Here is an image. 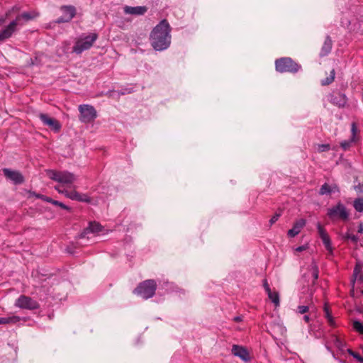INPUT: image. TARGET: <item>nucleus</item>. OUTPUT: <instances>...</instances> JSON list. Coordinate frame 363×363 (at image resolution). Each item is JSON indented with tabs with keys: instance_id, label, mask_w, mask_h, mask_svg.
I'll return each instance as SVG.
<instances>
[{
	"instance_id": "5701e85b",
	"label": "nucleus",
	"mask_w": 363,
	"mask_h": 363,
	"mask_svg": "<svg viewBox=\"0 0 363 363\" xmlns=\"http://www.w3.org/2000/svg\"><path fill=\"white\" fill-rule=\"evenodd\" d=\"M20 321V318L16 315L9 317H0V325L15 324Z\"/></svg>"
},
{
	"instance_id": "f8f14e48",
	"label": "nucleus",
	"mask_w": 363,
	"mask_h": 363,
	"mask_svg": "<svg viewBox=\"0 0 363 363\" xmlns=\"http://www.w3.org/2000/svg\"><path fill=\"white\" fill-rule=\"evenodd\" d=\"M317 229H318V235H319L320 239L322 240L325 249L327 250V251L328 252V253L330 255H332L333 254V247L331 245L330 238L328 233L324 229V228L320 225V223H318V224H317Z\"/></svg>"
},
{
	"instance_id": "9b49d317",
	"label": "nucleus",
	"mask_w": 363,
	"mask_h": 363,
	"mask_svg": "<svg viewBox=\"0 0 363 363\" xmlns=\"http://www.w3.org/2000/svg\"><path fill=\"white\" fill-rule=\"evenodd\" d=\"M39 118L43 123L47 126H48L51 130L57 133L61 129V125L58 121L56 119L50 117L48 115L45 113H40Z\"/></svg>"
},
{
	"instance_id": "de8ad7c7",
	"label": "nucleus",
	"mask_w": 363,
	"mask_h": 363,
	"mask_svg": "<svg viewBox=\"0 0 363 363\" xmlns=\"http://www.w3.org/2000/svg\"><path fill=\"white\" fill-rule=\"evenodd\" d=\"M362 354H363V347H362Z\"/></svg>"
},
{
	"instance_id": "a19ab883",
	"label": "nucleus",
	"mask_w": 363,
	"mask_h": 363,
	"mask_svg": "<svg viewBox=\"0 0 363 363\" xmlns=\"http://www.w3.org/2000/svg\"><path fill=\"white\" fill-rule=\"evenodd\" d=\"M264 288L267 293L270 292V291H272L266 280L264 281Z\"/></svg>"
},
{
	"instance_id": "58836bf2",
	"label": "nucleus",
	"mask_w": 363,
	"mask_h": 363,
	"mask_svg": "<svg viewBox=\"0 0 363 363\" xmlns=\"http://www.w3.org/2000/svg\"><path fill=\"white\" fill-rule=\"evenodd\" d=\"M132 91H133V89L132 88H129V89H125L121 90L119 94H121V95H124V94H130Z\"/></svg>"
},
{
	"instance_id": "c756f323",
	"label": "nucleus",
	"mask_w": 363,
	"mask_h": 363,
	"mask_svg": "<svg viewBox=\"0 0 363 363\" xmlns=\"http://www.w3.org/2000/svg\"><path fill=\"white\" fill-rule=\"evenodd\" d=\"M347 352L359 362L363 363V357L357 352L352 351L351 349L347 350Z\"/></svg>"
},
{
	"instance_id": "7c9ffc66",
	"label": "nucleus",
	"mask_w": 363,
	"mask_h": 363,
	"mask_svg": "<svg viewBox=\"0 0 363 363\" xmlns=\"http://www.w3.org/2000/svg\"><path fill=\"white\" fill-rule=\"evenodd\" d=\"M353 141V138H351L349 140H344L340 143V146L344 150H347L351 146Z\"/></svg>"
},
{
	"instance_id": "b1692460",
	"label": "nucleus",
	"mask_w": 363,
	"mask_h": 363,
	"mask_svg": "<svg viewBox=\"0 0 363 363\" xmlns=\"http://www.w3.org/2000/svg\"><path fill=\"white\" fill-rule=\"evenodd\" d=\"M269 298L274 304L275 306H279V295L277 291H272L267 293Z\"/></svg>"
},
{
	"instance_id": "a18cd8bd",
	"label": "nucleus",
	"mask_w": 363,
	"mask_h": 363,
	"mask_svg": "<svg viewBox=\"0 0 363 363\" xmlns=\"http://www.w3.org/2000/svg\"><path fill=\"white\" fill-rule=\"evenodd\" d=\"M333 188V192L338 191V188L336 185L332 186Z\"/></svg>"
},
{
	"instance_id": "f3484780",
	"label": "nucleus",
	"mask_w": 363,
	"mask_h": 363,
	"mask_svg": "<svg viewBox=\"0 0 363 363\" xmlns=\"http://www.w3.org/2000/svg\"><path fill=\"white\" fill-rule=\"evenodd\" d=\"M306 223V220L303 218L296 221L293 228L289 230L287 233L288 236L290 238H294L296 236L301 232V229L305 226Z\"/></svg>"
},
{
	"instance_id": "09e8293b",
	"label": "nucleus",
	"mask_w": 363,
	"mask_h": 363,
	"mask_svg": "<svg viewBox=\"0 0 363 363\" xmlns=\"http://www.w3.org/2000/svg\"><path fill=\"white\" fill-rule=\"evenodd\" d=\"M362 294H363V290L361 291Z\"/></svg>"
},
{
	"instance_id": "4468645a",
	"label": "nucleus",
	"mask_w": 363,
	"mask_h": 363,
	"mask_svg": "<svg viewBox=\"0 0 363 363\" xmlns=\"http://www.w3.org/2000/svg\"><path fill=\"white\" fill-rule=\"evenodd\" d=\"M104 231V227L101 225L97 222H90L89 226L86 228L80 234V238H84L87 237L89 238V235L92 234H99Z\"/></svg>"
},
{
	"instance_id": "c85d7f7f",
	"label": "nucleus",
	"mask_w": 363,
	"mask_h": 363,
	"mask_svg": "<svg viewBox=\"0 0 363 363\" xmlns=\"http://www.w3.org/2000/svg\"><path fill=\"white\" fill-rule=\"evenodd\" d=\"M18 10L19 9L18 7L13 6L11 9L9 10L6 13L5 16L0 17V26H1L5 22L6 18H9L11 12L18 11Z\"/></svg>"
},
{
	"instance_id": "4c0bfd02",
	"label": "nucleus",
	"mask_w": 363,
	"mask_h": 363,
	"mask_svg": "<svg viewBox=\"0 0 363 363\" xmlns=\"http://www.w3.org/2000/svg\"><path fill=\"white\" fill-rule=\"evenodd\" d=\"M279 214H275L274 216H272V218L270 219L269 222H270V224L272 225L274 224L279 218Z\"/></svg>"
},
{
	"instance_id": "ddd939ff",
	"label": "nucleus",
	"mask_w": 363,
	"mask_h": 363,
	"mask_svg": "<svg viewBox=\"0 0 363 363\" xmlns=\"http://www.w3.org/2000/svg\"><path fill=\"white\" fill-rule=\"evenodd\" d=\"M329 101L331 104L342 108L346 105L347 102V98L345 94L338 91H333L329 95Z\"/></svg>"
},
{
	"instance_id": "6ab92c4d",
	"label": "nucleus",
	"mask_w": 363,
	"mask_h": 363,
	"mask_svg": "<svg viewBox=\"0 0 363 363\" xmlns=\"http://www.w3.org/2000/svg\"><path fill=\"white\" fill-rule=\"evenodd\" d=\"M353 277L354 279L352 280L353 284L356 281L363 283V264L360 262L356 264L354 269Z\"/></svg>"
},
{
	"instance_id": "bb28decb",
	"label": "nucleus",
	"mask_w": 363,
	"mask_h": 363,
	"mask_svg": "<svg viewBox=\"0 0 363 363\" xmlns=\"http://www.w3.org/2000/svg\"><path fill=\"white\" fill-rule=\"evenodd\" d=\"M354 209L358 212H363V198H358L354 201Z\"/></svg>"
},
{
	"instance_id": "cd10ccee",
	"label": "nucleus",
	"mask_w": 363,
	"mask_h": 363,
	"mask_svg": "<svg viewBox=\"0 0 363 363\" xmlns=\"http://www.w3.org/2000/svg\"><path fill=\"white\" fill-rule=\"evenodd\" d=\"M333 192V188L327 183L323 184L320 189L319 194L320 195L329 194Z\"/></svg>"
},
{
	"instance_id": "473e14b6",
	"label": "nucleus",
	"mask_w": 363,
	"mask_h": 363,
	"mask_svg": "<svg viewBox=\"0 0 363 363\" xmlns=\"http://www.w3.org/2000/svg\"><path fill=\"white\" fill-rule=\"evenodd\" d=\"M308 306H299L297 308V313L300 314H305L308 311Z\"/></svg>"
},
{
	"instance_id": "393cba45",
	"label": "nucleus",
	"mask_w": 363,
	"mask_h": 363,
	"mask_svg": "<svg viewBox=\"0 0 363 363\" xmlns=\"http://www.w3.org/2000/svg\"><path fill=\"white\" fill-rule=\"evenodd\" d=\"M352 328L353 329L359 333V334L363 335V323L359 320H354L352 321Z\"/></svg>"
},
{
	"instance_id": "aec40b11",
	"label": "nucleus",
	"mask_w": 363,
	"mask_h": 363,
	"mask_svg": "<svg viewBox=\"0 0 363 363\" xmlns=\"http://www.w3.org/2000/svg\"><path fill=\"white\" fill-rule=\"evenodd\" d=\"M331 48H332V40L329 36H327L325 40V42L323 43V45L321 48V51L320 53V56L323 57V56H326L327 55H328L331 50Z\"/></svg>"
},
{
	"instance_id": "f257e3e1",
	"label": "nucleus",
	"mask_w": 363,
	"mask_h": 363,
	"mask_svg": "<svg viewBox=\"0 0 363 363\" xmlns=\"http://www.w3.org/2000/svg\"><path fill=\"white\" fill-rule=\"evenodd\" d=\"M49 178L59 183L55 186V189L60 194H64L66 197L78 201L89 202L90 198L86 194H83L76 191L74 182L76 177L72 173L67 171L48 172Z\"/></svg>"
},
{
	"instance_id": "39448f33",
	"label": "nucleus",
	"mask_w": 363,
	"mask_h": 363,
	"mask_svg": "<svg viewBox=\"0 0 363 363\" xmlns=\"http://www.w3.org/2000/svg\"><path fill=\"white\" fill-rule=\"evenodd\" d=\"M327 216L331 220H340L347 221L349 219L350 213L346 206L341 202H338L328 209Z\"/></svg>"
},
{
	"instance_id": "49530a36",
	"label": "nucleus",
	"mask_w": 363,
	"mask_h": 363,
	"mask_svg": "<svg viewBox=\"0 0 363 363\" xmlns=\"http://www.w3.org/2000/svg\"><path fill=\"white\" fill-rule=\"evenodd\" d=\"M337 342L338 343V346L340 347L342 345V342L338 339H337Z\"/></svg>"
},
{
	"instance_id": "7ed1b4c3",
	"label": "nucleus",
	"mask_w": 363,
	"mask_h": 363,
	"mask_svg": "<svg viewBox=\"0 0 363 363\" xmlns=\"http://www.w3.org/2000/svg\"><path fill=\"white\" fill-rule=\"evenodd\" d=\"M38 16L35 11L23 12L18 14L8 26L0 30V41H4L11 38L26 23L34 19Z\"/></svg>"
},
{
	"instance_id": "79ce46f5",
	"label": "nucleus",
	"mask_w": 363,
	"mask_h": 363,
	"mask_svg": "<svg viewBox=\"0 0 363 363\" xmlns=\"http://www.w3.org/2000/svg\"><path fill=\"white\" fill-rule=\"evenodd\" d=\"M358 233H363V223H359V225Z\"/></svg>"
},
{
	"instance_id": "c03bdc74",
	"label": "nucleus",
	"mask_w": 363,
	"mask_h": 363,
	"mask_svg": "<svg viewBox=\"0 0 363 363\" xmlns=\"http://www.w3.org/2000/svg\"><path fill=\"white\" fill-rule=\"evenodd\" d=\"M233 320L235 322H240L242 320V318L240 316H236L233 318Z\"/></svg>"
},
{
	"instance_id": "a878e982",
	"label": "nucleus",
	"mask_w": 363,
	"mask_h": 363,
	"mask_svg": "<svg viewBox=\"0 0 363 363\" xmlns=\"http://www.w3.org/2000/svg\"><path fill=\"white\" fill-rule=\"evenodd\" d=\"M335 69H332L330 74V76L326 77L325 79L322 80L321 84L323 86H326L330 84L335 79Z\"/></svg>"
},
{
	"instance_id": "37998d69",
	"label": "nucleus",
	"mask_w": 363,
	"mask_h": 363,
	"mask_svg": "<svg viewBox=\"0 0 363 363\" xmlns=\"http://www.w3.org/2000/svg\"><path fill=\"white\" fill-rule=\"evenodd\" d=\"M303 320H304V321H305L306 323H309V322H310V317H309V315H305L303 316Z\"/></svg>"
},
{
	"instance_id": "4be33fe9",
	"label": "nucleus",
	"mask_w": 363,
	"mask_h": 363,
	"mask_svg": "<svg viewBox=\"0 0 363 363\" xmlns=\"http://www.w3.org/2000/svg\"><path fill=\"white\" fill-rule=\"evenodd\" d=\"M309 273L313 278L312 284H314L318 279L319 274L318 267L314 262H313L309 267Z\"/></svg>"
},
{
	"instance_id": "f704fd0d",
	"label": "nucleus",
	"mask_w": 363,
	"mask_h": 363,
	"mask_svg": "<svg viewBox=\"0 0 363 363\" xmlns=\"http://www.w3.org/2000/svg\"><path fill=\"white\" fill-rule=\"evenodd\" d=\"M345 238L351 240L354 242H357L358 241V237L357 235L349 233H346Z\"/></svg>"
},
{
	"instance_id": "2f4dec72",
	"label": "nucleus",
	"mask_w": 363,
	"mask_h": 363,
	"mask_svg": "<svg viewBox=\"0 0 363 363\" xmlns=\"http://www.w3.org/2000/svg\"><path fill=\"white\" fill-rule=\"evenodd\" d=\"M33 196H35L36 198L38 199H40L45 201H47L48 203H51V201H52V199L48 197V196H46L45 195H43V194H36V193H33Z\"/></svg>"
},
{
	"instance_id": "20e7f679",
	"label": "nucleus",
	"mask_w": 363,
	"mask_h": 363,
	"mask_svg": "<svg viewBox=\"0 0 363 363\" xmlns=\"http://www.w3.org/2000/svg\"><path fill=\"white\" fill-rule=\"evenodd\" d=\"M97 38L98 35L95 33L80 35L75 42L73 52L77 54H81L82 52L89 50Z\"/></svg>"
},
{
	"instance_id": "c9c22d12",
	"label": "nucleus",
	"mask_w": 363,
	"mask_h": 363,
	"mask_svg": "<svg viewBox=\"0 0 363 363\" xmlns=\"http://www.w3.org/2000/svg\"><path fill=\"white\" fill-rule=\"evenodd\" d=\"M51 203H52V204H54L55 206H58L61 207L63 209H66V210L69 209V208L66 205H65L63 203H61V202H60L58 201H55V200L52 199V201H51Z\"/></svg>"
},
{
	"instance_id": "e433bc0d",
	"label": "nucleus",
	"mask_w": 363,
	"mask_h": 363,
	"mask_svg": "<svg viewBox=\"0 0 363 363\" xmlns=\"http://www.w3.org/2000/svg\"><path fill=\"white\" fill-rule=\"evenodd\" d=\"M351 130H352V138L354 139V138L355 137V135H356V132H357V126H356L355 123H352Z\"/></svg>"
},
{
	"instance_id": "72a5a7b5",
	"label": "nucleus",
	"mask_w": 363,
	"mask_h": 363,
	"mask_svg": "<svg viewBox=\"0 0 363 363\" xmlns=\"http://www.w3.org/2000/svg\"><path fill=\"white\" fill-rule=\"evenodd\" d=\"M330 150V145L328 144H322L318 145V152H325Z\"/></svg>"
},
{
	"instance_id": "9d476101",
	"label": "nucleus",
	"mask_w": 363,
	"mask_h": 363,
	"mask_svg": "<svg viewBox=\"0 0 363 363\" xmlns=\"http://www.w3.org/2000/svg\"><path fill=\"white\" fill-rule=\"evenodd\" d=\"M61 11L62 15L56 21L58 23L69 22L76 14V9L73 6H62Z\"/></svg>"
},
{
	"instance_id": "2eb2a0df",
	"label": "nucleus",
	"mask_w": 363,
	"mask_h": 363,
	"mask_svg": "<svg viewBox=\"0 0 363 363\" xmlns=\"http://www.w3.org/2000/svg\"><path fill=\"white\" fill-rule=\"evenodd\" d=\"M4 176L10 179L14 184H20L23 182V175L18 171L11 170L10 169H3Z\"/></svg>"
},
{
	"instance_id": "ea45409f",
	"label": "nucleus",
	"mask_w": 363,
	"mask_h": 363,
	"mask_svg": "<svg viewBox=\"0 0 363 363\" xmlns=\"http://www.w3.org/2000/svg\"><path fill=\"white\" fill-rule=\"evenodd\" d=\"M307 247H308L306 245H301V246L297 247L295 250L296 252H302V251L306 250L307 249Z\"/></svg>"
},
{
	"instance_id": "0eeeda50",
	"label": "nucleus",
	"mask_w": 363,
	"mask_h": 363,
	"mask_svg": "<svg viewBox=\"0 0 363 363\" xmlns=\"http://www.w3.org/2000/svg\"><path fill=\"white\" fill-rule=\"evenodd\" d=\"M277 71L279 72H296L301 69V65L293 61L290 57H282L275 62Z\"/></svg>"
},
{
	"instance_id": "1a4fd4ad",
	"label": "nucleus",
	"mask_w": 363,
	"mask_h": 363,
	"mask_svg": "<svg viewBox=\"0 0 363 363\" xmlns=\"http://www.w3.org/2000/svg\"><path fill=\"white\" fill-rule=\"evenodd\" d=\"M15 306L20 308L28 310H34L39 307V304L36 301L25 295H21L17 298Z\"/></svg>"
},
{
	"instance_id": "423d86ee",
	"label": "nucleus",
	"mask_w": 363,
	"mask_h": 363,
	"mask_svg": "<svg viewBox=\"0 0 363 363\" xmlns=\"http://www.w3.org/2000/svg\"><path fill=\"white\" fill-rule=\"evenodd\" d=\"M156 283L152 279H148L135 289L134 293L142 296L145 299H147L153 296L156 290Z\"/></svg>"
},
{
	"instance_id": "412c9836",
	"label": "nucleus",
	"mask_w": 363,
	"mask_h": 363,
	"mask_svg": "<svg viewBox=\"0 0 363 363\" xmlns=\"http://www.w3.org/2000/svg\"><path fill=\"white\" fill-rule=\"evenodd\" d=\"M324 313L328 325L333 328L336 327L337 325L335 318L331 315V313L329 310V306L326 304L324 306Z\"/></svg>"
},
{
	"instance_id": "6e6552de",
	"label": "nucleus",
	"mask_w": 363,
	"mask_h": 363,
	"mask_svg": "<svg viewBox=\"0 0 363 363\" xmlns=\"http://www.w3.org/2000/svg\"><path fill=\"white\" fill-rule=\"evenodd\" d=\"M79 121L84 123H89L94 121L97 117V113L95 108L89 104H82L79 106Z\"/></svg>"
},
{
	"instance_id": "f03ea898",
	"label": "nucleus",
	"mask_w": 363,
	"mask_h": 363,
	"mask_svg": "<svg viewBox=\"0 0 363 363\" xmlns=\"http://www.w3.org/2000/svg\"><path fill=\"white\" fill-rule=\"evenodd\" d=\"M171 27L166 19L162 20L152 30L150 41L152 48L158 51L167 49L171 44Z\"/></svg>"
},
{
	"instance_id": "dca6fc26",
	"label": "nucleus",
	"mask_w": 363,
	"mask_h": 363,
	"mask_svg": "<svg viewBox=\"0 0 363 363\" xmlns=\"http://www.w3.org/2000/svg\"><path fill=\"white\" fill-rule=\"evenodd\" d=\"M232 353L245 362H247L250 359L248 352L242 346L234 345L232 347Z\"/></svg>"
},
{
	"instance_id": "a211bd4d",
	"label": "nucleus",
	"mask_w": 363,
	"mask_h": 363,
	"mask_svg": "<svg viewBox=\"0 0 363 363\" xmlns=\"http://www.w3.org/2000/svg\"><path fill=\"white\" fill-rule=\"evenodd\" d=\"M147 8L145 6H125L124 7V12L126 14L131 15H143L147 11Z\"/></svg>"
}]
</instances>
